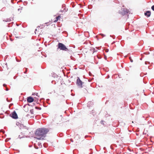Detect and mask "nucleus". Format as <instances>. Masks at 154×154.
<instances>
[{
  "mask_svg": "<svg viewBox=\"0 0 154 154\" xmlns=\"http://www.w3.org/2000/svg\"><path fill=\"white\" fill-rule=\"evenodd\" d=\"M49 131L48 128H39L37 130L35 134L37 137L36 138L38 140H43L45 137L46 134Z\"/></svg>",
  "mask_w": 154,
  "mask_h": 154,
  "instance_id": "f257e3e1",
  "label": "nucleus"
},
{
  "mask_svg": "<svg viewBox=\"0 0 154 154\" xmlns=\"http://www.w3.org/2000/svg\"><path fill=\"white\" fill-rule=\"evenodd\" d=\"M94 48L87 47L83 49V52L85 55H88L93 54L94 52Z\"/></svg>",
  "mask_w": 154,
  "mask_h": 154,
  "instance_id": "f03ea898",
  "label": "nucleus"
},
{
  "mask_svg": "<svg viewBox=\"0 0 154 154\" xmlns=\"http://www.w3.org/2000/svg\"><path fill=\"white\" fill-rule=\"evenodd\" d=\"M60 49L65 51H68V49L66 47L63 43H59L58 44V48L57 49Z\"/></svg>",
  "mask_w": 154,
  "mask_h": 154,
  "instance_id": "7ed1b4c3",
  "label": "nucleus"
},
{
  "mask_svg": "<svg viewBox=\"0 0 154 154\" xmlns=\"http://www.w3.org/2000/svg\"><path fill=\"white\" fill-rule=\"evenodd\" d=\"M129 11L126 8H122L121 11L119 12L120 14L122 15H124L129 12Z\"/></svg>",
  "mask_w": 154,
  "mask_h": 154,
  "instance_id": "20e7f679",
  "label": "nucleus"
},
{
  "mask_svg": "<svg viewBox=\"0 0 154 154\" xmlns=\"http://www.w3.org/2000/svg\"><path fill=\"white\" fill-rule=\"evenodd\" d=\"M83 83V82H82L79 78L78 77V79H77L76 81V84L78 86H79L80 88H82V85Z\"/></svg>",
  "mask_w": 154,
  "mask_h": 154,
  "instance_id": "39448f33",
  "label": "nucleus"
},
{
  "mask_svg": "<svg viewBox=\"0 0 154 154\" xmlns=\"http://www.w3.org/2000/svg\"><path fill=\"white\" fill-rule=\"evenodd\" d=\"M11 116L13 119H17L18 118L17 114L15 111H13L10 115Z\"/></svg>",
  "mask_w": 154,
  "mask_h": 154,
  "instance_id": "423d86ee",
  "label": "nucleus"
},
{
  "mask_svg": "<svg viewBox=\"0 0 154 154\" xmlns=\"http://www.w3.org/2000/svg\"><path fill=\"white\" fill-rule=\"evenodd\" d=\"M34 99L32 97H29L27 98V101L29 103H32L34 101Z\"/></svg>",
  "mask_w": 154,
  "mask_h": 154,
  "instance_id": "0eeeda50",
  "label": "nucleus"
},
{
  "mask_svg": "<svg viewBox=\"0 0 154 154\" xmlns=\"http://www.w3.org/2000/svg\"><path fill=\"white\" fill-rule=\"evenodd\" d=\"M145 15L147 17H149L151 15V12L149 11H147L145 13Z\"/></svg>",
  "mask_w": 154,
  "mask_h": 154,
  "instance_id": "6e6552de",
  "label": "nucleus"
},
{
  "mask_svg": "<svg viewBox=\"0 0 154 154\" xmlns=\"http://www.w3.org/2000/svg\"><path fill=\"white\" fill-rule=\"evenodd\" d=\"M61 18V16H58L57 17H56V19L54 21V22H56L58 20L60 19Z\"/></svg>",
  "mask_w": 154,
  "mask_h": 154,
  "instance_id": "1a4fd4ad",
  "label": "nucleus"
},
{
  "mask_svg": "<svg viewBox=\"0 0 154 154\" xmlns=\"http://www.w3.org/2000/svg\"><path fill=\"white\" fill-rule=\"evenodd\" d=\"M35 108L36 109L39 110H41V107H38L37 106H36L35 107Z\"/></svg>",
  "mask_w": 154,
  "mask_h": 154,
  "instance_id": "9d476101",
  "label": "nucleus"
},
{
  "mask_svg": "<svg viewBox=\"0 0 154 154\" xmlns=\"http://www.w3.org/2000/svg\"><path fill=\"white\" fill-rule=\"evenodd\" d=\"M129 59L131 62H133V60L132 59L131 57H129Z\"/></svg>",
  "mask_w": 154,
  "mask_h": 154,
  "instance_id": "9b49d317",
  "label": "nucleus"
},
{
  "mask_svg": "<svg viewBox=\"0 0 154 154\" xmlns=\"http://www.w3.org/2000/svg\"><path fill=\"white\" fill-rule=\"evenodd\" d=\"M151 8L152 9V10H153V11H154V5H153L152 7H151Z\"/></svg>",
  "mask_w": 154,
  "mask_h": 154,
  "instance_id": "f8f14e48",
  "label": "nucleus"
},
{
  "mask_svg": "<svg viewBox=\"0 0 154 154\" xmlns=\"http://www.w3.org/2000/svg\"><path fill=\"white\" fill-rule=\"evenodd\" d=\"M100 35H101V36H102L103 37V36H105V35H103V34H100Z\"/></svg>",
  "mask_w": 154,
  "mask_h": 154,
  "instance_id": "ddd939ff",
  "label": "nucleus"
},
{
  "mask_svg": "<svg viewBox=\"0 0 154 154\" xmlns=\"http://www.w3.org/2000/svg\"><path fill=\"white\" fill-rule=\"evenodd\" d=\"M8 89L7 88H6V91H8Z\"/></svg>",
  "mask_w": 154,
  "mask_h": 154,
  "instance_id": "4468645a",
  "label": "nucleus"
},
{
  "mask_svg": "<svg viewBox=\"0 0 154 154\" xmlns=\"http://www.w3.org/2000/svg\"><path fill=\"white\" fill-rule=\"evenodd\" d=\"M6 85H5V84H4V85H3V86H5Z\"/></svg>",
  "mask_w": 154,
  "mask_h": 154,
  "instance_id": "2eb2a0df",
  "label": "nucleus"
},
{
  "mask_svg": "<svg viewBox=\"0 0 154 154\" xmlns=\"http://www.w3.org/2000/svg\"><path fill=\"white\" fill-rule=\"evenodd\" d=\"M36 31H37V29H36L35 30V33H36Z\"/></svg>",
  "mask_w": 154,
  "mask_h": 154,
  "instance_id": "dca6fc26",
  "label": "nucleus"
},
{
  "mask_svg": "<svg viewBox=\"0 0 154 154\" xmlns=\"http://www.w3.org/2000/svg\"><path fill=\"white\" fill-rule=\"evenodd\" d=\"M37 94H38V93H36V95L37 96Z\"/></svg>",
  "mask_w": 154,
  "mask_h": 154,
  "instance_id": "f3484780",
  "label": "nucleus"
},
{
  "mask_svg": "<svg viewBox=\"0 0 154 154\" xmlns=\"http://www.w3.org/2000/svg\"><path fill=\"white\" fill-rule=\"evenodd\" d=\"M119 141H120V142H121L122 141V140H120Z\"/></svg>",
  "mask_w": 154,
  "mask_h": 154,
  "instance_id": "a211bd4d",
  "label": "nucleus"
},
{
  "mask_svg": "<svg viewBox=\"0 0 154 154\" xmlns=\"http://www.w3.org/2000/svg\"><path fill=\"white\" fill-rule=\"evenodd\" d=\"M121 144H119V146H121Z\"/></svg>",
  "mask_w": 154,
  "mask_h": 154,
  "instance_id": "6ab92c4d",
  "label": "nucleus"
},
{
  "mask_svg": "<svg viewBox=\"0 0 154 154\" xmlns=\"http://www.w3.org/2000/svg\"><path fill=\"white\" fill-rule=\"evenodd\" d=\"M107 101L106 102V103H107Z\"/></svg>",
  "mask_w": 154,
  "mask_h": 154,
  "instance_id": "aec40b11",
  "label": "nucleus"
},
{
  "mask_svg": "<svg viewBox=\"0 0 154 154\" xmlns=\"http://www.w3.org/2000/svg\"><path fill=\"white\" fill-rule=\"evenodd\" d=\"M61 134H60V136H61Z\"/></svg>",
  "mask_w": 154,
  "mask_h": 154,
  "instance_id": "412c9836",
  "label": "nucleus"
},
{
  "mask_svg": "<svg viewBox=\"0 0 154 154\" xmlns=\"http://www.w3.org/2000/svg\"><path fill=\"white\" fill-rule=\"evenodd\" d=\"M61 134H60V136H61Z\"/></svg>",
  "mask_w": 154,
  "mask_h": 154,
  "instance_id": "4be33fe9",
  "label": "nucleus"
},
{
  "mask_svg": "<svg viewBox=\"0 0 154 154\" xmlns=\"http://www.w3.org/2000/svg\"><path fill=\"white\" fill-rule=\"evenodd\" d=\"M61 134H60V136H61Z\"/></svg>",
  "mask_w": 154,
  "mask_h": 154,
  "instance_id": "5701e85b",
  "label": "nucleus"
},
{
  "mask_svg": "<svg viewBox=\"0 0 154 154\" xmlns=\"http://www.w3.org/2000/svg\"><path fill=\"white\" fill-rule=\"evenodd\" d=\"M121 153V152H120L119 153H118V154H120Z\"/></svg>",
  "mask_w": 154,
  "mask_h": 154,
  "instance_id": "b1692460",
  "label": "nucleus"
}]
</instances>
